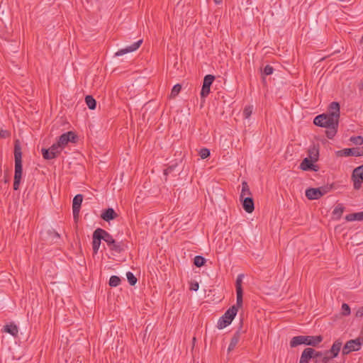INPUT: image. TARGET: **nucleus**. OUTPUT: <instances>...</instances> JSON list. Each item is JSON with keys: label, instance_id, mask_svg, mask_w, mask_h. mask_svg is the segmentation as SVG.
<instances>
[{"label": "nucleus", "instance_id": "nucleus-6", "mask_svg": "<svg viewBox=\"0 0 363 363\" xmlns=\"http://www.w3.org/2000/svg\"><path fill=\"white\" fill-rule=\"evenodd\" d=\"M77 139V135L73 131H68L65 133H63L59 137L57 140L58 144L64 148L65 146L69 143H76Z\"/></svg>", "mask_w": 363, "mask_h": 363}, {"label": "nucleus", "instance_id": "nucleus-3", "mask_svg": "<svg viewBox=\"0 0 363 363\" xmlns=\"http://www.w3.org/2000/svg\"><path fill=\"white\" fill-rule=\"evenodd\" d=\"M242 306V304L238 306V302L236 301V304L228 308L225 313L219 318L217 328L218 329H223L230 325L236 315L239 308H240Z\"/></svg>", "mask_w": 363, "mask_h": 363}, {"label": "nucleus", "instance_id": "nucleus-10", "mask_svg": "<svg viewBox=\"0 0 363 363\" xmlns=\"http://www.w3.org/2000/svg\"><path fill=\"white\" fill-rule=\"evenodd\" d=\"M242 274H239L236 279L235 281V287H236V294H237V300L238 306H240L242 304Z\"/></svg>", "mask_w": 363, "mask_h": 363}, {"label": "nucleus", "instance_id": "nucleus-51", "mask_svg": "<svg viewBox=\"0 0 363 363\" xmlns=\"http://www.w3.org/2000/svg\"><path fill=\"white\" fill-rule=\"evenodd\" d=\"M196 341V337H194L193 338V342H194Z\"/></svg>", "mask_w": 363, "mask_h": 363}, {"label": "nucleus", "instance_id": "nucleus-2", "mask_svg": "<svg viewBox=\"0 0 363 363\" xmlns=\"http://www.w3.org/2000/svg\"><path fill=\"white\" fill-rule=\"evenodd\" d=\"M15 157V173H14V182H13V189L18 190L19 188L21 177H22V153L19 147L15 146L14 150Z\"/></svg>", "mask_w": 363, "mask_h": 363}, {"label": "nucleus", "instance_id": "nucleus-31", "mask_svg": "<svg viewBox=\"0 0 363 363\" xmlns=\"http://www.w3.org/2000/svg\"><path fill=\"white\" fill-rule=\"evenodd\" d=\"M109 247L111 250L115 251L118 253L121 252L124 250L123 244L122 242H117L116 241H115Z\"/></svg>", "mask_w": 363, "mask_h": 363}, {"label": "nucleus", "instance_id": "nucleus-12", "mask_svg": "<svg viewBox=\"0 0 363 363\" xmlns=\"http://www.w3.org/2000/svg\"><path fill=\"white\" fill-rule=\"evenodd\" d=\"M101 233L100 228L96 229L93 233L92 248L94 254L98 252L101 245V238H103L102 235H101Z\"/></svg>", "mask_w": 363, "mask_h": 363}, {"label": "nucleus", "instance_id": "nucleus-44", "mask_svg": "<svg viewBox=\"0 0 363 363\" xmlns=\"http://www.w3.org/2000/svg\"><path fill=\"white\" fill-rule=\"evenodd\" d=\"M332 189V186H321V187H319L318 188V189L320 190V193L322 194V196L323 195H325V194H327L328 192H329L330 191V189Z\"/></svg>", "mask_w": 363, "mask_h": 363}, {"label": "nucleus", "instance_id": "nucleus-13", "mask_svg": "<svg viewBox=\"0 0 363 363\" xmlns=\"http://www.w3.org/2000/svg\"><path fill=\"white\" fill-rule=\"evenodd\" d=\"M315 162L308 157H306L303 160V161L300 164V169L303 171H315L317 172L318 170V167L314 164Z\"/></svg>", "mask_w": 363, "mask_h": 363}, {"label": "nucleus", "instance_id": "nucleus-23", "mask_svg": "<svg viewBox=\"0 0 363 363\" xmlns=\"http://www.w3.org/2000/svg\"><path fill=\"white\" fill-rule=\"evenodd\" d=\"M312 354L313 352L308 350V347L305 348L301 353L299 363H309V360L312 359Z\"/></svg>", "mask_w": 363, "mask_h": 363}, {"label": "nucleus", "instance_id": "nucleus-30", "mask_svg": "<svg viewBox=\"0 0 363 363\" xmlns=\"http://www.w3.org/2000/svg\"><path fill=\"white\" fill-rule=\"evenodd\" d=\"M85 101L89 109L94 110L96 108V101L91 95L86 96Z\"/></svg>", "mask_w": 363, "mask_h": 363}, {"label": "nucleus", "instance_id": "nucleus-25", "mask_svg": "<svg viewBox=\"0 0 363 363\" xmlns=\"http://www.w3.org/2000/svg\"><path fill=\"white\" fill-rule=\"evenodd\" d=\"M100 230L101 232V235L103 237L101 239L110 247L116 240L113 238L112 235L105 230L100 228Z\"/></svg>", "mask_w": 363, "mask_h": 363}, {"label": "nucleus", "instance_id": "nucleus-16", "mask_svg": "<svg viewBox=\"0 0 363 363\" xmlns=\"http://www.w3.org/2000/svg\"><path fill=\"white\" fill-rule=\"evenodd\" d=\"M118 217V214L112 208L106 209L101 215V218L105 221L109 222Z\"/></svg>", "mask_w": 363, "mask_h": 363}, {"label": "nucleus", "instance_id": "nucleus-27", "mask_svg": "<svg viewBox=\"0 0 363 363\" xmlns=\"http://www.w3.org/2000/svg\"><path fill=\"white\" fill-rule=\"evenodd\" d=\"M347 221L363 220V211L348 214L345 216Z\"/></svg>", "mask_w": 363, "mask_h": 363}, {"label": "nucleus", "instance_id": "nucleus-15", "mask_svg": "<svg viewBox=\"0 0 363 363\" xmlns=\"http://www.w3.org/2000/svg\"><path fill=\"white\" fill-rule=\"evenodd\" d=\"M242 204V207L244 210L248 213H251L253 212L255 209L254 200L252 197H246L242 201H240Z\"/></svg>", "mask_w": 363, "mask_h": 363}, {"label": "nucleus", "instance_id": "nucleus-42", "mask_svg": "<svg viewBox=\"0 0 363 363\" xmlns=\"http://www.w3.org/2000/svg\"><path fill=\"white\" fill-rule=\"evenodd\" d=\"M308 350H311L313 352V354H312V358H318V357H320L323 356V352H321V351H316L312 347H308Z\"/></svg>", "mask_w": 363, "mask_h": 363}, {"label": "nucleus", "instance_id": "nucleus-48", "mask_svg": "<svg viewBox=\"0 0 363 363\" xmlns=\"http://www.w3.org/2000/svg\"><path fill=\"white\" fill-rule=\"evenodd\" d=\"M356 316H357V317H359V318H362V317L363 316V308H359V309L356 312Z\"/></svg>", "mask_w": 363, "mask_h": 363}, {"label": "nucleus", "instance_id": "nucleus-37", "mask_svg": "<svg viewBox=\"0 0 363 363\" xmlns=\"http://www.w3.org/2000/svg\"><path fill=\"white\" fill-rule=\"evenodd\" d=\"M323 358L321 359L322 363H328L331 359L335 358L330 354H327V350L323 352Z\"/></svg>", "mask_w": 363, "mask_h": 363}, {"label": "nucleus", "instance_id": "nucleus-21", "mask_svg": "<svg viewBox=\"0 0 363 363\" xmlns=\"http://www.w3.org/2000/svg\"><path fill=\"white\" fill-rule=\"evenodd\" d=\"M342 342L339 340L334 342L330 350H327V354H330L333 357H336L341 349Z\"/></svg>", "mask_w": 363, "mask_h": 363}, {"label": "nucleus", "instance_id": "nucleus-26", "mask_svg": "<svg viewBox=\"0 0 363 363\" xmlns=\"http://www.w3.org/2000/svg\"><path fill=\"white\" fill-rule=\"evenodd\" d=\"M319 157V150L318 147L313 145L308 150V158L314 161L315 162L318 160Z\"/></svg>", "mask_w": 363, "mask_h": 363}, {"label": "nucleus", "instance_id": "nucleus-43", "mask_svg": "<svg viewBox=\"0 0 363 363\" xmlns=\"http://www.w3.org/2000/svg\"><path fill=\"white\" fill-rule=\"evenodd\" d=\"M274 68L270 65H266L264 68V75H270L273 73Z\"/></svg>", "mask_w": 363, "mask_h": 363}, {"label": "nucleus", "instance_id": "nucleus-7", "mask_svg": "<svg viewBox=\"0 0 363 363\" xmlns=\"http://www.w3.org/2000/svg\"><path fill=\"white\" fill-rule=\"evenodd\" d=\"M361 342L358 339L350 340L347 342L342 348V354H347L352 351H358L360 349Z\"/></svg>", "mask_w": 363, "mask_h": 363}, {"label": "nucleus", "instance_id": "nucleus-20", "mask_svg": "<svg viewBox=\"0 0 363 363\" xmlns=\"http://www.w3.org/2000/svg\"><path fill=\"white\" fill-rule=\"evenodd\" d=\"M306 340H307V338L305 337V335H298L295 336L293 338H291L290 341V346L291 347H296L300 345H307V342H306Z\"/></svg>", "mask_w": 363, "mask_h": 363}, {"label": "nucleus", "instance_id": "nucleus-32", "mask_svg": "<svg viewBox=\"0 0 363 363\" xmlns=\"http://www.w3.org/2000/svg\"><path fill=\"white\" fill-rule=\"evenodd\" d=\"M205 263H206V259L202 256L196 255L194 257V264L196 267H201L203 266L205 264Z\"/></svg>", "mask_w": 363, "mask_h": 363}, {"label": "nucleus", "instance_id": "nucleus-5", "mask_svg": "<svg viewBox=\"0 0 363 363\" xmlns=\"http://www.w3.org/2000/svg\"><path fill=\"white\" fill-rule=\"evenodd\" d=\"M352 177L354 183V188L355 189H359L363 182V164L353 170Z\"/></svg>", "mask_w": 363, "mask_h": 363}, {"label": "nucleus", "instance_id": "nucleus-22", "mask_svg": "<svg viewBox=\"0 0 363 363\" xmlns=\"http://www.w3.org/2000/svg\"><path fill=\"white\" fill-rule=\"evenodd\" d=\"M246 197H252V193L250 190L248 184L247 182L243 181L242 182V191L240 196V200L242 201Z\"/></svg>", "mask_w": 363, "mask_h": 363}, {"label": "nucleus", "instance_id": "nucleus-14", "mask_svg": "<svg viewBox=\"0 0 363 363\" xmlns=\"http://www.w3.org/2000/svg\"><path fill=\"white\" fill-rule=\"evenodd\" d=\"M142 43H143V40L142 39L139 40L137 42L134 43L130 46H128L125 48H123V49L119 50L118 51H117L115 53V55L116 56H121V55H125L126 53L134 52L137 49L139 48V47L140 46Z\"/></svg>", "mask_w": 363, "mask_h": 363}, {"label": "nucleus", "instance_id": "nucleus-50", "mask_svg": "<svg viewBox=\"0 0 363 363\" xmlns=\"http://www.w3.org/2000/svg\"><path fill=\"white\" fill-rule=\"evenodd\" d=\"M53 234L56 237V238H60V235L57 233V232H53Z\"/></svg>", "mask_w": 363, "mask_h": 363}, {"label": "nucleus", "instance_id": "nucleus-34", "mask_svg": "<svg viewBox=\"0 0 363 363\" xmlns=\"http://www.w3.org/2000/svg\"><path fill=\"white\" fill-rule=\"evenodd\" d=\"M181 89H182V86L179 84L174 85L172 89L169 97L172 98V99L175 98L179 94Z\"/></svg>", "mask_w": 363, "mask_h": 363}, {"label": "nucleus", "instance_id": "nucleus-28", "mask_svg": "<svg viewBox=\"0 0 363 363\" xmlns=\"http://www.w3.org/2000/svg\"><path fill=\"white\" fill-rule=\"evenodd\" d=\"M344 209L345 208L341 203H339L335 206L333 211V215L336 220H338L341 218L344 212Z\"/></svg>", "mask_w": 363, "mask_h": 363}, {"label": "nucleus", "instance_id": "nucleus-47", "mask_svg": "<svg viewBox=\"0 0 363 363\" xmlns=\"http://www.w3.org/2000/svg\"><path fill=\"white\" fill-rule=\"evenodd\" d=\"M175 167H176L175 165H172V166H169V167H167L166 169L164 170V174L167 175L169 173H171L174 170Z\"/></svg>", "mask_w": 363, "mask_h": 363}, {"label": "nucleus", "instance_id": "nucleus-11", "mask_svg": "<svg viewBox=\"0 0 363 363\" xmlns=\"http://www.w3.org/2000/svg\"><path fill=\"white\" fill-rule=\"evenodd\" d=\"M242 324H243L242 320H241L240 322L239 328H238V330L235 333L233 337L231 338L230 345L228 348V352H232L235 348L236 345H238V343L240 340V333H241V330L242 328Z\"/></svg>", "mask_w": 363, "mask_h": 363}, {"label": "nucleus", "instance_id": "nucleus-45", "mask_svg": "<svg viewBox=\"0 0 363 363\" xmlns=\"http://www.w3.org/2000/svg\"><path fill=\"white\" fill-rule=\"evenodd\" d=\"M10 136V133L9 131L6 130H0V137L3 138H6Z\"/></svg>", "mask_w": 363, "mask_h": 363}, {"label": "nucleus", "instance_id": "nucleus-29", "mask_svg": "<svg viewBox=\"0 0 363 363\" xmlns=\"http://www.w3.org/2000/svg\"><path fill=\"white\" fill-rule=\"evenodd\" d=\"M43 157L45 160H52L56 158L57 156L55 152H52L50 149L43 148L41 150Z\"/></svg>", "mask_w": 363, "mask_h": 363}, {"label": "nucleus", "instance_id": "nucleus-35", "mask_svg": "<svg viewBox=\"0 0 363 363\" xmlns=\"http://www.w3.org/2000/svg\"><path fill=\"white\" fill-rule=\"evenodd\" d=\"M126 277L130 285L135 286L138 281L135 275L132 272H128L126 273Z\"/></svg>", "mask_w": 363, "mask_h": 363}, {"label": "nucleus", "instance_id": "nucleus-18", "mask_svg": "<svg viewBox=\"0 0 363 363\" xmlns=\"http://www.w3.org/2000/svg\"><path fill=\"white\" fill-rule=\"evenodd\" d=\"M329 111L330 116L333 118H337L339 121L340 118V104L337 102L333 101L329 106Z\"/></svg>", "mask_w": 363, "mask_h": 363}, {"label": "nucleus", "instance_id": "nucleus-4", "mask_svg": "<svg viewBox=\"0 0 363 363\" xmlns=\"http://www.w3.org/2000/svg\"><path fill=\"white\" fill-rule=\"evenodd\" d=\"M337 157L363 156V147L345 148L336 152Z\"/></svg>", "mask_w": 363, "mask_h": 363}, {"label": "nucleus", "instance_id": "nucleus-41", "mask_svg": "<svg viewBox=\"0 0 363 363\" xmlns=\"http://www.w3.org/2000/svg\"><path fill=\"white\" fill-rule=\"evenodd\" d=\"M342 314L345 316L350 314V308L348 304L343 303L342 305Z\"/></svg>", "mask_w": 363, "mask_h": 363}, {"label": "nucleus", "instance_id": "nucleus-1", "mask_svg": "<svg viewBox=\"0 0 363 363\" xmlns=\"http://www.w3.org/2000/svg\"><path fill=\"white\" fill-rule=\"evenodd\" d=\"M313 123L326 128L325 134L329 139H332L337 133L339 121L328 113H323L315 117Z\"/></svg>", "mask_w": 363, "mask_h": 363}, {"label": "nucleus", "instance_id": "nucleus-17", "mask_svg": "<svg viewBox=\"0 0 363 363\" xmlns=\"http://www.w3.org/2000/svg\"><path fill=\"white\" fill-rule=\"evenodd\" d=\"M306 196L309 200H315L320 199L322 194L318 188H309L306 191Z\"/></svg>", "mask_w": 363, "mask_h": 363}, {"label": "nucleus", "instance_id": "nucleus-46", "mask_svg": "<svg viewBox=\"0 0 363 363\" xmlns=\"http://www.w3.org/2000/svg\"><path fill=\"white\" fill-rule=\"evenodd\" d=\"M199 288V285L198 282H191L190 285V290L191 291H197Z\"/></svg>", "mask_w": 363, "mask_h": 363}, {"label": "nucleus", "instance_id": "nucleus-40", "mask_svg": "<svg viewBox=\"0 0 363 363\" xmlns=\"http://www.w3.org/2000/svg\"><path fill=\"white\" fill-rule=\"evenodd\" d=\"M350 141L355 145H361L363 143V138L362 136L351 137Z\"/></svg>", "mask_w": 363, "mask_h": 363}, {"label": "nucleus", "instance_id": "nucleus-19", "mask_svg": "<svg viewBox=\"0 0 363 363\" xmlns=\"http://www.w3.org/2000/svg\"><path fill=\"white\" fill-rule=\"evenodd\" d=\"M305 337L307 338V340H306V342H307L306 345H310L312 347H316L318 345H319L323 341V337L321 335H316V336L305 335Z\"/></svg>", "mask_w": 363, "mask_h": 363}, {"label": "nucleus", "instance_id": "nucleus-38", "mask_svg": "<svg viewBox=\"0 0 363 363\" xmlns=\"http://www.w3.org/2000/svg\"><path fill=\"white\" fill-rule=\"evenodd\" d=\"M252 110H253L252 106H246L243 111L244 117L245 118H249L250 117V116L252 115Z\"/></svg>", "mask_w": 363, "mask_h": 363}, {"label": "nucleus", "instance_id": "nucleus-9", "mask_svg": "<svg viewBox=\"0 0 363 363\" xmlns=\"http://www.w3.org/2000/svg\"><path fill=\"white\" fill-rule=\"evenodd\" d=\"M215 79V77L211 74L206 75L203 79V83L201 91V97H206L210 92V87Z\"/></svg>", "mask_w": 363, "mask_h": 363}, {"label": "nucleus", "instance_id": "nucleus-36", "mask_svg": "<svg viewBox=\"0 0 363 363\" xmlns=\"http://www.w3.org/2000/svg\"><path fill=\"white\" fill-rule=\"evenodd\" d=\"M50 150L53 152L55 153V155L57 156H58L60 152H62V147L60 146V144H58V143L57 142L56 143H54L50 147Z\"/></svg>", "mask_w": 363, "mask_h": 363}, {"label": "nucleus", "instance_id": "nucleus-49", "mask_svg": "<svg viewBox=\"0 0 363 363\" xmlns=\"http://www.w3.org/2000/svg\"><path fill=\"white\" fill-rule=\"evenodd\" d=\"M216 4H220L223 0H213Z\"/></svg>", "mask_w": 363, "mask_h": 363}, {"label": "nucleus", "instance_id": "nucleus-8", "mask_svg": "<svg viewBox=\"0 0 363 363\" xmlns=\"http://www.w3.org/2000/svg\"><path fill=\"white\" fill-rule=\"evenodd\" d=\"M83 201V196L82 194L76 195L72 201V213L73 217L75 220L79 218V214L81 208V205Z\"/></svg>", "mask_w": 363, "mask_h": 363}, {"label": "nucleus", "instance_id": "nucleus-33", "mask_svg": "<svg viewBox=\"0 0 363 363\" xmlns=\"http://www.w3.org/2000/svg\"><path fill=\"white\" fill-rule=\"evenodd\" d=\"M108 284L111 287L118 286L121 284V279L118 276H111Z\"/></svg>", "mask_w": 363, "mask_h": 363}, {"label": "nucleus", "instance_id": "nucleus-24", "mask_svg": "<svg viewBox=\"0 0 363 363\" xmlns=\"http://www.w3.org/2000/svg\"><path fill=\"white\" fill-rule=\"evenodd\" d=\"M3 331L11 334L13 337H16L18 335V329L15 324L11 323L9 325H6L4 327Z\"/></svg>", "mask_w": 363, "mask_h": 363}, {"label": "nucleus", "instance_id": "nucleus-39", "mask_svg": "<svg viewBox=\"0 0 363 363\" xmlns=\"http://www.w3.org/2000/svg\"><path fill=\"white\" fill-rule=\"evenodd\" d=\"M199 155L201 159H206L210 156V150L207 148H202L199 151Z\"/></svg>", "mask_w": 363, "mask_h": 363}]
</instances>
